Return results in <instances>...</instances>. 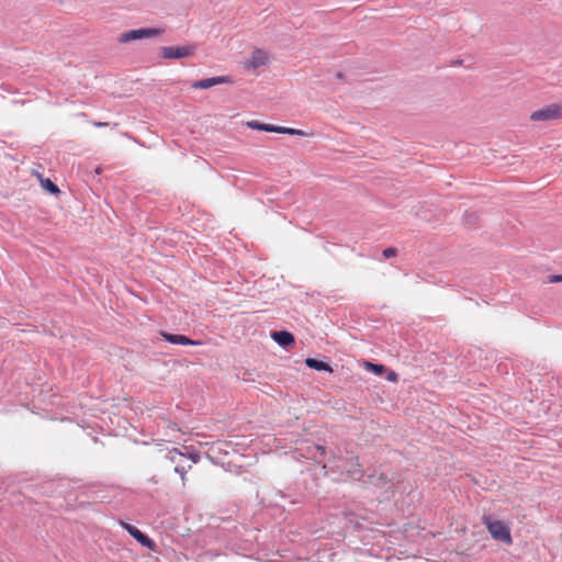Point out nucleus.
Wrapping results in <instances>:
<instances>
[{
    "label": "nucleus",
    "instance_id": "4468645a",
    "mask_svg": "<svg viewBox=\"0 0 562 562\" xmlns=\"http://www.w3.org/2000/svg\"><path fill=\"white\" fill-rule=\"evenodd\" d=\"M364 367L367 370L374 373L375 375H383L384 373L387 372V368L381 363H373L370 361H366Z\"/></svg>",
    "mask_w": 562,
    "mask_h": 562
},
{
    "label": "nucleus",
    "instance_id": "412c9836",
    "mask_svg": "<svg viewBox=\"0 0 562 562\" xmlns=\"http://www.w3.org/2000/svg\"><path fill=\"white\" fill-rule=\"evenodd\" d=\"M479 220V215L476 212H465L464 214V222L467 225L472 226L474 225Z\"/></svg>",
    "mask_w": 562,
    "mask_h": 562
},
{
    "label": "nucleus",
    "instance_id": "f257e3e1",
    "mask_svg": "<svg viewBox=\"0 0 562 562\" xmlns=\"http://www.w3.org/2000/svg\"><path fill=\"white\" fill-rule=\"evenodd\" d=\"M482 524L486 527L494 540L508 546L513 543L510 528L505 521L494 519L491 515H484L482 517Z\"/></svg>",
    "mask_w": 562,
    "mask_h": 562
},
{
    "label": "nucleus",
    "instance_id": "39448f33",
    "mask_svg": "<svg viewBox=\"0 0 562 562\" xmlns=\"http://www.w3.org/2000/svg\"><path fill=\"white\" fill-rule=\"evenodd\" d=\"M344 473L353 481H363L366 472L360 463L359 457H351L344 461Z\"/></svg>",
    "mask_w": 562,
    "mask_h": 562
},
{
    "label": "nucleus",
    "instance_id": "dca6fc26",
    "mask_svg": "<svg viewBox=\"0 0 562 562\" xmlns=\"http://www.w3.org/2000/svg\"><path fill=\"white\" fill-rule=\"evenodd\" d=\"M276 133H279V134H288V135H292V136H305L306 133L302 130H296V128H292V127H283V126H276Z\"/></svg>",
    "mask_w": 562,
    "mask_h": 562
},
{
    "label": "nucleus",
    "instance_id": "1a4fd4ad",
    "mask_svg": "<svg viewBox=\"0 0 562 562\" xmlns=\"http://www.w3.org/2000/svg\"><path fill=\"white\" fill-rule=\"evenodd\" d=\"M271 338L284 349L293 347L295 344L294 335L285 329L271 331Z\"/></svg>",
    "mask_w": 562,
    "mask_h": 562
},
{
    "label": "nucleus",
    "instance_id": "20e7f679",
    "mask_svg": "<svg viewBox=\"0 0 562 562\" xmlns=\"http://www.w3.org/2000/svg\"><path fill=\"white\" fill-rule=\"evenodd\" d=\"M562 116V105L558 103L549 104L542 109L533 111L530 115L532 121H552Z\"/></svg>",
    "mask_w": 562,
    "mask_h": 562
},
{
    "label": "nucleus",
    "instance_id": "6ab92c4d",
    "mask_svg": "<svg viewBox=\"0 0 562 562\" xmlns=\"http://www.w3.org/2000/svg\"><path fill=\"white\" fill-rule=\"evenodd\" d=\"M183 449L186 450V458L190 459L193 463H198L200 461L201 456L199 451L189 447H183Z\"/></svg>",
    "mask_w": 562,
    "mask_h": 562
},
{
    "label": "nucleus",
    "instance_id": "b1692460",
    "mask_svg": "<svg viewBox=\"0 0 562 562\" xmlns=\"http://www.w3.org/2000/svg\"><path fill=\"white\" fill-rule=\"evenodd\" d=\"M548 282H550V283L562 282V274H550L548 277Z\"/></svg>",
    "mask_w": 562,
    "mask_h": 562
},
{
    "label": "nucleus",
    "instance_id": "0eeeda50",
    "mask_svg": "<svg viewBox=\"0 0 562 562\" xmlns=\"http://www.w3.org/2000/svg\"><path fill=\"white\" fill-rule=\"evenodd\" d=\"M233 82H234V80L229 76H217V77H211V78L192 81L190 86L192 89H210L217 85L233 83Z\"/></svg>",
    "mask_w": 562,
    "mask_h": 562
},
{
    "label": "nucleus",
    "instance_id": "f3484780",
    "mask_svg": "<svg viewBox=\"0 0 562 562\" xmlns=\"http://www.w3.org/2000/svg\"><path fill=\"white\" fill-rule=\"evenodd\" d=\"M139 35H140V33L137 32V30H131V31H127V32L121 34L120 42L127 43L131 41L140 40Z\"/></svg>",
    "mask_w": 562,
    "mask_h": 562
},
{
    "label": "nucleus",
    "instance_id": "a878e982",
    "mask_svg": "<svg viewBox=\"0 0 562 562\" xmlns=\"http://www.w3.org/2000/svg\"><path fill=\"white\" fill-rule=\"evenodd\" d=\"M335 77H336L337 79H344L345 75H344V72H341V71H337V72H336V75H335Z\"/></svg>",
    "mask_w": 562,
    "mask_h": 562
},
{
    "label": "nucleus",
    "instance_id": "aec40b11",
    "mask_svg": "<svg viewBox=\"0 0 562 562\" xmlns=\"http://www.w3.org/2000/svg\"><path fill=\"white\" fill-rule=\"evenodd\" d=\"M191 469V464H186L183 461L178 462V464L175 467V472L180 474L181 479L184 480V475L188 473V471Z\"/></svg>",
    "mask_w": 562,
    "mask_h": 562
},
{
    "label": "nucleus",
    "instance_id": "7ed1b4c3",
    "mask_svg": "<svg viewBox=\"0 0 562 562\" xmlns=\"http://www.w3.org/2000/svg\"><path fill=\"white\" fill-rule=\"evenodd\" d=\"M196 46L186 45V46H162L160 48V56L165 59H181L191 57L194 55Z\"/></svg>",
    "mask_w": 562,
    "mask_h": 562
},
{
    "label": "nucleus",
    "instance_id": "5701e85b",
    "mask_svg": "<svg viewBox=\"0 0 562 562\" xmlns=\"http://www.w3.org/2000/svg\"><path fill=\"white\" fill-rule=\"evenodd\" d=\"M384 259H389L395 257L397 255V249L395 247H387L382 251Z\"/></svg>",
    "mask_w": 562,
    "mask_h": 562
},
{
    "label": "nucleus",
    "instance_id": "393cba45",
    "mask_svg": "<svg viewBox=\"0 0 562 562\" xmlns=\"http://www.w3.org/2000/svg\"><path fill=\"white\" fill-rule=\"evenodd\" d=\"M387 375H386V380L390 381V382H396L398 380V374L394 371H387L386 372Z\"/></svg>",
    "mask_w": 562,
    "mask_h": 562
},
{
    "label": "nucleus",
    "instance_id": "ddd939ff",
    "mask_svg": "<svg viewBox=\"0 0 562 562\" xmlns=\"http://www.w3.org/2000/svg\"><path fill=\"white\" fill-rule=\"evenodd\" d=\"M247 125L252 130L270 132V133H276V126H277V125H272V124L261 123L259 121H250L247 123Z\"/></svg>",
    "mask_w": 562,
    "mask_h": 562
},
{
    "label": "nucleus",
    "instance_id": "2eb2a0df",
    "mask_svg": "<svg viewBox=\"0 0 562 562\" xmlns=\"http://www.w3.org/2000/svg\"><path fill=\"white\" fill-rule=\"evenodd\" d=\"M137 32L140 33L139 37H140V40H143V38L158 36L164 32V30L157 29V27H142V29H137Z\"/></svg>",
    "mask_w": 562,
    "mask_h": 562
},
{
    "label": "nucleus",
    "instance_id": "bb28decb",
    "mask_svg": "<svg viewBox=\"0 0 562 562\" xmlns=\"http://www.w3.org/2000/svg\"><path fill=\"white\" fill-rule=\"evenodd\" d=\"M461 65H462V60L461 59H457V60L452 61V66H461Z\"/></svg>",
    "mask_w": 562,
    "mask_h": 562
},
{
    "label": "nucleus",
    "instance_id": "9d476101",
    "mask_svg": "<svg viewBox=\"0 0 562 562\" xmlns=\"http://www.w3.org/2000/svg\"><path fill=\"white\" fill-rule=\"evenodd\" d=\"M267 60V54L262 49H256L252 52L250 59L245 63V68L257 69L266 65Z\"/></svg>",
    "mask_w": 562,
    "mask_h": 562
},
{
    "label": "nucleus",
    "instance_id": "f8f14e48",
    "mask_svg": "<svg viewBox=\"0 0 562 562\" xmlns=\"http://www.w3.org/2000/svg\"><path fill=\"white\" fill-rule=\"evenodd\" d=\"M40 181L42 188L49 194L57 195L60 193L58 186L52 179L40 176Z\"/></svg>",
    "mask_w": 562,
    "mask_h": 562
},
{
    "label": "nucleus",
    "instance_id": "423d86ee",
    "mask_svg": "<svg viewBox=\"0 0 562 562\" xmlns=\"http://www.w3.org/2000/svg\"><path fill=\"white\" fill-rule=\"evenodd\" d=\"M122 527L128 532L131 537H133L143 547L150 550H155V541L151 538H149L146 533H144L142 530H139L136 526L127 522H122Z\"/></svg>",
    "mask_w": 562,
    "mask_h": 562
},
{
    "label": "nucleus",
    "instance_id": "9b49d317",
    "mask_svg": "<svg viewBox=\"0 0 562 562\" xmlns=\"http://www.w3.org/2000/svg\"><path fill=\"white\" fill-rule=\"evenodd\" d=\"M305 364L307 368L319 372H333L330 364L317 358H306Z\"/></svg>",
    "mask_w": 562,
    "mask_h": 562
},
{
    "label": "nucleus",
    "instance_id": "a211bd4d",
    "mask_svg": "<svg viewBox=\"0 0 562 562\" xmlns=\"http://www.w3.org/2000/svg\"><path fill=\"white\" fill-rule=\"evenodd\" d=\"M167 458L177 465L178 462H181L183 459H186V454L184 452L179 451L177 448H173L171 451H169Z\"/></svg>",
    "mask_w": 562,
    "mask_h": 562
},
{
    "label": "nucleus",
    "instance_id": "6e6552de",
    "mask_svg": "<svg viewBox=\"0 0 562 562\" xmlns=\"http://www.w3.org/2000/svg\"><path fill=\"white\" fill-rule=\"evenodd\" d=\"M160 336L169 344L181 345V346H200V340H193L190 337L182 334H172L168 331H160Z\"/></svg>",
    "mask_w": 562,
    "mask_h": 562
},
{
    "label": "nucleus",
    "instance_id": "4be33fe9",
    "mask_svg": "<svg viewBox=\"0 0 562 562\" xmlns=\"http://www.w3.org/2000/svg\"><path fill=\"white\" fill-rule=\"evenodd\" d=\"M315 452L313 454V458L321 463L323 458L325 457V448L323 446H315L314 448Z\"/></svg>",
    "mask_w": 562,
    "mask_h": 562
},
{
    "label": "nucleus",
    "instance_id": "f03ea898",
    "mask_svg": "<svg viewBox=\"0 0 562 562\" xmlns=\"http://www.w3.org/2000/svg\"><path fill=\"white\" fill-rule=\"evenodd\" d=\"M361 483L363 487L372 485L384 492L393 491L394 488V484L389 476L383 472H379L378 469H373L372 472L368 473Z\"/></svg>",
    "mask_w": 562,
    "mask_h": 562
}]
</instances>
